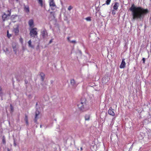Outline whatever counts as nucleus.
I'll use <instances>...</instances> for the list:
<instances>
[{
	"instance_id": "1",
	"label": "nucleus",
	"mask_w": 151,
	"mask_h": 151,
	"mask_svg": "<svg viewBox=\"0 0 151 151\" xmlns=\"http://www.w3.org/2000/svg\"><path fill=\"white\" fill-rule=\"evenodd\" d=\"M129 9L132 12V19L139 21L143 19L149 12L147 9L141 6H136L134 4L132 5Z\"/></svg>"
},
{
	"instance_id": "2",
	"label": "nucleus",
	"mask_w": 151,
	"mask_h": 151,
	"mask_svg": "<svg viewBox=\"0 0 151 151\" xmlns=\"http://www.w3.org/2000/svg\"><path fill=\"white\" fill-rule=\"evenodd\" d=\"M77 106L79 109L82 111H84L86 110V99L84 98L81 99L80 101L78 102L77 104Z\"/></svg>"
},
{
	"instance_id": "3",
	"label": "nucleus",
	"mask_w": 151,
	"mask_h": 151,
	"mask_svg": "<svg viewBox=\"0 0 151 151\" xmlns=\"http://www.w3.org/2000/svg\"><path fill=\"white\" fill-rule=\"evenodd\" d=\"M7 12H9V14H7L5 13H4L2 16V18L4 21H5L9 19V17L10 16L11 14V9L8 10Z\"/></svg>"
},
{
	"instance_id": "4",
	"label": "nucleus",
	"mask_w": 151,
	"mask_h": 151,
	"mask_svg": "<svg viewBox=\"0 0 151 151\" xmlns=\"http://www.w3.org/2000/svg\"><path fill=\"white\" fill-rule=\"evenodd\" d=\"M36 29L37 28H35L31 30L30 35L32 37H35V36L37 35V33L36 31Z\"/></svg>"
},
{
	"instance_id": "5",
	"label": "nucleus",
	"mask_w": 151,
	"mask_h": 151,
	"mask_svg": "<svg viewBox=\"0 0 151 151\" xmlns=\"http://www.w3.org/2000/svg\"><path fill=\"white\" fill-rule=\"evenodd\" d=\"M49 5L50 6L52 7V9H53L52 7L56 8V6L54 1V0H49Z\"/></svg>"
},
{
	"instance_id": "6",
	"label": "nucleus",
	"mask_w": 151,
	"mask_h": 151,
	"mask_svg": "<svg viewBox=\"0 0 151 151\" xmlns=\"http://www.w3.org/2000/svg\"><path fill=\"white\" fill-rule=\"evenodd\" d=\"M41 35L43 38H46L47 37V33L45 29H44L41 32Z\"/></svg>"
},
{
	"instance_id": "7",
	"label": "nucleus",
	"mask_w": 151,
	"mask_h": 151,
	"mask_svg": "<svg viewBox=\"0 0 151 151\" xmlns=\"http://www.w3.org/2000/svg\"><path fill=\"white\" fill-rule=\"evenodd\" d=\"M12 47L15 53L16 54L17 49V44L16 43L13 42L12 44Z\"/></svg>"
},
{
	"instance_id": "8",
	"label": "nucleus",
	"mask_w": 151,
	"mask_h": 151,
	"mask_svg": "<svg viewBox=\"0 0 151 151\" xmlns=\"http://www.w3.org/2000/svg\"><path fill=\"white\" fill-rule=\"evenodd\" d=\"M70 83L74 87H76L78 85V83L76 82L74 79L70 80Z\"/></svg>"
},
{
	"instance_id": "9",
	"label": "nucleus",
	"mask_w": 151,
	"mask_h": 151,
	"mask_svg": "<svg viewBox=\"0 0 151 151\" xmlns=\"http://www.w3.org/2000/svg\"><path fill=\"white\" fill-rule=\"evenodd\" d=\"M24 10L25 12L28 14L29 12V9L28 5H24Z\"/></svg>"
},
{
	"instance_id": "10",
	"label": "nucleus",
	"mask_w": 151,
	"mask_h": 151,
	"mask_svg": "<svg viewBox=\"0 0 151 151\" xmlns=\"http://www.w3.org/2000/svg\"><path fill=\"white\" fill-rule=\"evenodd\" d=\"M125 59H123L122 60V63L120 66V68H124L125 67L126 63L124 61Z\"/></svg>"
},
{
	"instance_id": "11",
	"label": "nucleus",
	"mask_w": 151,
	"mask_h": 151,
	"mask_svg": "<svg viewBox=\"0 0 151 151\" xmlns=\"http://www.w3.org/2000/svg\"><path fill=\"white\" fill-rule=\"evenodd\" d=\"M111 108H110L108 111V114L114 116V115L115 114L113 110L111 109Z\"/></svg>"
},
{
	"instance_id": "12",
	"label": "nucleus",
	"mask_w": 151,
	"mask_h": 151,
	"mask_svg": "<svg viewBox=\"0 0 151 151\" xmlns=\"http://www.w3.org/2000/svg\"><path fill=\"white\" fill-rule=\"evenodd\" d=\"M39 113L40 112L39 111H38L37 110L35 112V116L34 119V121L35 122H36L37 121V120L38 119L37 116L39 114Z\"/></svg>"
},
{
	"instance_id": "13",
	"label": "nucleus",
	"mask_w": 151,
	"mask_h": 151,
	"mask_svg": "<svg viewBox=\"0 0 151 151\" xmlns=\"http://www.w3.org/2000/svg\"><path fill=\"white\" fill-rule=\"evenodd\" d=\"M28 24L30 27H32L34 24L33 20L32 19L29 20L28 22Z\"/></svg>"
},
{
	"instance_id": "14",
	"label": "nucleus",
	"mask_w": 151,
	"mask_h": 151,
	"mask_svg": "<svg viewBox=\"0 0 151 151\" xmlns=\"http://www.w3.org/2000/svg\"><path fill=\"white\" fill-rule=\"evenodd\" d=\"M40 76L42 81H43L45 79V75L43 73H41L40 74Z\"/></svg>"
},
{
	"instance_id": "15",
	"label": "nucleus",
	"mask_w": 151,
	"mask_h": 151,
	"mask_svg": "<svg viewBox=\"0 0 151 151\" xmlns=\"http://www.w3.org/2000/svg\"><path fill=\"white\" fill-rule=\"evenodd\" d=\"M119 6V3L118 2L115 3L114 6H113V8L115 10H117Z\"/></svg>"
},
{
	"instance_id": "16",
	"label": "nucleus",
	"mask_w": 151,
	"mask_h": 151,
	"mask_svg": "<svg viewBox=\"0 0 151 151\" xmlns=\"http://www.w3.org/2000/svg\"><path fill=\"white\" fill-rule=\"evenodd\" d=\"M90 115L88 114H86L85 116V120L86 121H88L90 119Z\"/></svg>"
},
{
	"instance_id": "17",
	"label": "nucleus",
	"mask_w": 151,
	"mask_h": 151,
	"mask_svg": "<svg viewBox=\"0 0 151 151\" xmlns=\"http://www.w3.org/2000/svg\"><path fill=\"white\" fill-rule=\"evenodd\" d=\"M14 31L15 34L16 35H17L19 32V30L18 27H17L14 28Z\"/></svg>"
},
{
	"instance_id": "18",
	"label": "nucleus",
	"mask_w": 151,
	"mask_h": 151,
	"mask_svg": "<svg viewBox=\"0 0 151 151\" xmlns=\"http://www.w3.org/2000/svg\"><path fill=\"white\" fill-rule=\"evenodd\" d=\"M32 42L31 40H30L28 42V46L31 48H33L34 46L31 45Z\"/></svg>"
},
{
	"instance_id": "19",
	"label": "nucleus",
	"mask_w": 151,
	"mask_h": 151,
	"mask_svg": "<svg viewBox=\"0 0 151 151\" xmlns=\"http://www.w3.org/2000/svg\"><path fill=\"white\" fill-rule=\"evenodd\" d=\"M10 111L11 112H12L13 111H14V107L13 106L12 104H10Z\"/></svg>"
},
{
	"instance_id": "20",
	"label": "nucleus",
	"mask_w": 151,
	"mask_h": 151,
	"mask_svg": "<svg viewBox=\"0 0 151 151\" xmlns=\"http://www.w3.org/2000/svg\"><path fill=\"white\" fill-rule=\"evenodd\" d=\"M38 3L40 5L42 6L43 5V1L42 0H38Z\"/></svg>"
},
{
	"instance_id": "21",
	"label": "nucleus",
	"mask_w": 151,
	"mask_h": 151,
	"mask_svg": "<svg viewBox=\"0 0 151 151\" xmlns=\"http://www.w3.org/2000/svg\"><path fill=\"white\" fill-rule=\"evenodd\" d=\"M3 95V93L2 89L1 87H0V96L2 97Z\"/></svg>"
},
{
	"instance_id": "22",
	"label": "nucleus",
	"mask_w": 151,
	"mask_h": 151,
	"mask_svg": "<svg viewBox=\"0 0 151 151\" xmlns=\"http://www.w3.org/2000/svg\"><path fill=\"white\" fill-rule=\"evenodd\" d=\"M91 17H88L85 18V19L87 21H91Z\"/></svg>"
},
{
	"instance_id": "23",
	"label": "nucleus",
	"mask_w": 151,
	"mask_h": 151,
	"mask_svg": "<svg viewBox=\"0 0 151 151\" xmlns=\"http://www.w3.org/2000/svg\"><path fill=\"white\" fill-rule=\"evenodd\" d=\"M2 142L4 144H5L6 143V142L5 140V139L4 137H3L2 138Z\"/></svg>"
},
{
	"instance_id": "24",
	"label": "nucleus",
	"mask_w": 151,
	"mask_h": 151,
	"mask_svg": "<svg viewBox=\"0 0 151 151\" xmlns=\"http://www.w3.org/2000/svg\"><path fill=\"white\" fill-rule=\"evenodd\" d=\"M111 0H107L106 1V3L107 5H109L111 2Z\"/></svg>"
},
{
	"instance_id": "25",
	"label": "nucleus",
	"mask_w": 151,
	"mask_h": 151,
	"mask_svg": "<svg viewBox=\"0 0 151 151\" xmlns=\"http://www.w3.org/2000/svg\"><path fill=\"white\" fill-rule=\"evenodd\" d=\"M7 37L9 38L12 36V35L11 34H9V31L7 30Z\"/></svg>"
},
{
	"instance_id": "26",
	"label": "nucleus",
	"mask_w": 151,
	"mask_h": 151,
	"mask_svg": "<svg viewBox=\"0 0 151 151\" xmlns=\"http://www.w3.org/2000/svg\"><path fill=\"white\" fill-rule=\"evenodd\" d=\"M25 121H26V123L28 125V120H27V116H25Z\"/></svg>"
},
{
	"instance_id": "27",
	"label": "nucleus",
	"mask_w": 151,
	"mask_h": 151,
	"mask_svg": "<svg viewBox=\"0 0 151 151\" xmlns=\"http://www.w3.org/2000/svg\"><path fill=\"white\" fill-rule=\"evenodd\" d=\"M70 42L73 43L74 44H76V41L75 40H71Z\"/></svg>"
},
{
	"instance_id": "28",
	"label": "nucleus",
	"mask_w": 151,
	"mask_h": 151,
	"mask_svg": "<svg viewBox=\"0 0 151 151\" xmlns=\"http://www.w3.org/2000/svg\"><path fill=\"white\" fill-rule=\"evenodd\" d=\"M73 8V7L71 6H69L68 8V10L69 11H70V10L72 9Z\"/></svg>"
},
{
	"instance_id": "29",
	"label": "nucleus",
	"mask_w": 151,
	"mask_h": 151,
	"mask_svg": "<svg viewBox=\"0 0 151 151\" xmlns=\"http://www.w3.org/2000/svg\"><path fill=\"white\" fill-rule=\"evenodd\" d=\"M20 42L22 43L23 41V39L21 37L19 39Z\"/></svg>"
},
{
	"instance_id": "30",
	"label": "nucleus",
	"mask_w": 151,
	"mask_h": 151,
	"mask_svg": "<svg viewBox=\"0 0 151 151\" xmlns=\"http://www.w3.org/2000/svg\"><path fill=\"white\" fill-rule=\"evenodd\" d=\"M112 14H113L114 15V14H116L115 11L114 10H113L112 11Z\"/></svg>"
},
{
	"instance_id": "31",
	"label": "nucleus",
	"mask_w": 151,
	"mask_h": 151,
	"mask_svg": "<svg viewBox=\"0 0 151 151\" xmlns=\"http://www.w3.org/2000/svg\"><path fill=\"white\" fill-rule=\"evenodd\" d=\"M142 60L143 61V63H144L145 60V58H143Z\"/></svg>"
},
{
	"instance_id": "32",
	"label": "nucleus",
	"mask_w": 151,
	"mask_h": 151,
	"mask_svg": "<svg viewBox=\"0 0 151 151\" xmlns=\"http://www.w3.org/2000/svg\"><path fill=\"white\" fill-rule=\"evenodd\" d=\"M70 37H67V40H68L70 42L71 40H70Z\"/></svg>"
},
{
	"instance_id": "33",
	"label": "nucleus",
	"mask_w": 151,
	"mask_h": 151,
	"mask_svg": "<svg viewBox=\"0 0 151 151\" xmlns=\"http://www.w3.org/2000/svg\"><path fill=\"white\" fill-rule=\"evenodd\" d=\"M14 145L15 146H16V143H15V139H14Z\"/></svg>"
},
{
	"instance_id": "34",
	"label": "nucleus",
	"mask_w": 151,
	"mask_h": 151,
	"mask_svg": "<svg viewBox=\"0 0 151 151\" xmlns=\"http://www.w3.org/2000/svg\"><path fill=\"white\" fill-rule=\"evenodd\" d=\"M52 42V39H51V40L50 41H49V44H50Z\"/></svg>"
},
{
	"instance_id": "35",
	"label": "nucleus",
	"mask_w": 151,
	"mask_h": 151,
	"mask_svg": "<svg viewBox=\"0 0 151 151\" xmlns=\"http://www.w3.org/2000/svg\"><path fill=\"white\" fill-rule=\"evenodd\" d=\"M25 83L27 84L28 83V81L27 80H25Z\"/></svg>"
},
{
	"instance_id": "36",
	"label": "nucleus",
	"mask_w": 151,
	"mask_h": 151,
	"mask_svg": "<svg viewBox=\"0 0 151 151\" xmlns=\"http://www.w3.org/2000/svg\"><path fill=\"white\" fill-rule=\"evenodd\" d=\"M7 151H10V150L8 148H7Z\"/></svg>"
},
{
	"instance_id": "37",
	"label": "nucleus",
	"mask_w": 151,
	"mask_h": 151,
	"mask_svg": "<svg viewBox=\"0 0 151 151\" xmlns=\"http://www.w3.org/2000/svg\"><path fill=\"white\" fill-rule=\"evenodd\" d=\"M81 150H83V148H82V147H81Z\"/></svg>"
},
{
	"instance_id": "38",
	"label": "nucleus",
	"mask_w": 151,
	"mask_h": 151,
	"mask_svg": "<svg viewBox=\"0 0 151 151\" xmlns=\"http://www.w3.org/2000/svg\"><path fill=\"white\" fill-rule=\"evenodd\" d=\"M37 105V102L36 104V105Z\"/></svg>"
},
{
	"instance_id": "39",
	"label": "nucleus",
	"mask_w": 151,
	"mask_h": 151,
	"mask_svg": "<svg viewBox=\"0 0 151 151\" xmlns=\"http://www.w3.org/2000/svg\"><path fill=\"white\" fill-rule=\"evenodd\" d=\"M40 127L41 128L42 127V125H40Z\"/></svg>"
},
{
	"instance_id": "40",
	"label": "nucleus",
	"mask_w": 151,
	"mask_h": 151,
	"mask_svg": "<svg viewBox=\"0 0 151 151\" xmlns=\"http://www.w3.org/2000/svg\"><path fill=\"white\" fill-rule=\"evenodd\" d=\"M1 100H3V99H2V96L1 97Z\"/></svg>"
}]
</instances>
